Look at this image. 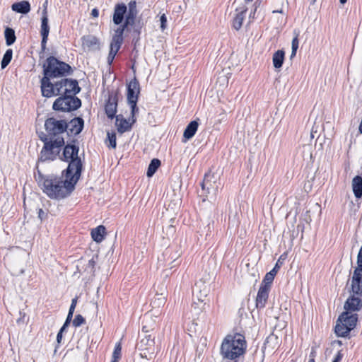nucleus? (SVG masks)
<instances>
[{
    "instance_id": "nucleus-1",
    "label": "nucleus",
    "mask_w": 362,
    "mask_h": 362,
    "mask_svg": "<svg viewBox=\"0 0 362 362\" xmlns=\"http://www.w3.org/2000/svg\"><path fill=\"white\" fill-rule=\"evenodd\" d=\"M80 177L64 172L62 176H45L41 173L35 175L40 187L51 199H64L74 189Z\"/></svg>"
},
{
    "instance_id": "nucleus-2",
    "label": "nucleus",
    "mask_w": 362,
    "mask_h": 362,
    "mask_svg": "<svg viewBox=\"0 0 362 362\" xmlns=\"http://www.w3.org/2000/svg\"><path fill=\"white\" fill-rule=\"evenodd\" d=\"M348 294L344 305V311L339 316L334 327V332L339 337H346L354 329L358 320V315L356 312L362 309V296Z\"/></svg>"
},
{
    "instance_id": "nucleus-3",
    "label": "nucleus",
    "mask_w": 362,
    "mask_h": 362,
    "mask_svg": "<svg viewBox=\"0 0 362 362\" xmlns=\"http://www.w3.org/2000/svg\"><path fill=\"white\" fill-rule=\"evenodd\" d=\"M139 11L135 0H132L127 6L124 3H118L115 5L112 13V22L116 25H119L116 30L120 31L124 35L125 30L133 28L134 33L139 35L141 33L144 23L137 19Z\"/></svg>"
},
{
    "instance_id": "nucleus-4",
    "label": "nucleus",
    "mask_w": 362,
    "mask_h": 362,
    "mask_svg": "<svg viewBox=\"0 0 362 362\" xmlns=\"http://www.w3.org/2000/svg\"><path fill=\"white\" fill-rule=\"evenodd\" d=\"M40 87L42 96L46 98L57 95L75 96L81 90L78 81L69 78H62L54 84L52 82H48L47 78H45Z\"/></svg>"
},
{
    "instance_id": "nucleus-5",
    "label": "nucleus",
    "mask_w": 362,
    "mask_h": 362,
    "mask_svg": "<svg viewBox=\"0 0 362 362\" xmlns=\"http://www.w3.org/2000/svg\"><path fill=\"white\" fill-rule=\"evenodd\" d=\"M247 349V341L244 334L233 333L227 334L223 339L220 353L223 358L236 360L243 356Z\"/></svg>"
},
{
    "instance_id": "nucleus-6",
    "label": "nucleus",
    "mask_w": 362,
    "mask_h": 362,
    "mask_svg": "<svg viewBox=\"0 0 362 362\" xmlns=\"http://www.w3.org/2000/svg\"><path fill=\"white\" fill-rule=\"evenodd\" d=\"M43 68L44 76L41 79V83L45 78H47L48 82H51L52 78L66 76L72 73V69L69 64L59 61L53 56L46 59Z\"/></svg>"
},
{
    "instance_id": "nucleus-7",
    "label": "nucleus",
    "mask_w": 362,
    "mask_h": 362,
    "mask_svg": "<svg viewBox=\"0 0 362 362\" xmlns=\"http://www.w3.org/2000/svg\"><path fill=\"white\" fill-rule=\"evenodd\" d=\"M40 140L44 143L40 153L42 161L54 160L59 157L62 148L64 146L63 136H57L53 139L43 134L40 136Z\"/></svg>"
},
{
    "instance_id": "nucleus-8",
    "label": "nucleus",
    "mask_w": 362,
    "mask_h": 362,
    "mask_svg": "<svg viewBox=\"0 0 362 362\" xmlns=\"http://www.w3.org/2000/svg\"><path fill=\"white\" fill-rule=\"evenodd\" d=\"M78 151L79 148L76 145L67 144L64 147L62 155L59 156V158L64 161L69 162L68 167L64 172L80 177L83 164L78 156Z\"/></svg>"
},
{
    "instance_id": "nucleus-9",
    "label": "nucleus",
    "mask_w": 362,
    "mask_h": 362,
    "mask_svg": "<svg viewBox=\"0 0 362 362\" xmlns=\"http://www.w3.org/2000/svg\"><path fill=\"white\" fill-rule=\"evenodd\" d=\"M81 105V100L72 95H61L55 100L52 108L54 110L70 112L76 110Z\"/></svg>"
},
{
    "instance_id": "nucleus-10",
    "label": "nucleus",
    "mask_w": 362,
    "mask_h": 362,
    "mask_svg": "<svg viewBox=\"0 0 362 362\" xmlns=\"http://www.w3.org/2000/svg\"><path fill=\"white\" fill-rule=\"evenodd\" d=\"M127 99L128 104L131 107V115L134 117L136 113L139 112V108L136 106L139 95L140 94V85L139 82L136 77H134L127 85Z\"/></svg>"
},
{
    "instance_id": "nucleus-11",
    "label": "nucleus",
    "mask_w": 362,
    "mask_h": 362,
    "mask_svg": "<svg viewBox=\"0 0 362 362\" xmlns=\"http://www.w3.org/2000/svg\"><path fill=\"white\" fill-rule=\"evenodd\" d=\"M45 128L47 136L49 138L61 136L68 128V124L64 119H57L54 117H49L45 122Z\"/></svg>"
},
{
    "instance_id": "nucleus-12",
    "label": "nucleus",
    "mask_w": 362,
    "mask_h": 362,
    "mask_svg": "<svg viewBox=\"0 0 362 362\" xmlns=\"http://www.w3.org/2000/svg\"><path fill=\"white\" fill-rule=\"evenodd\" d=\"M346 289L348 293L362 296V268H355L346 282Z\"/></svg>"
},
{
    "instance_id": "nucleus-13",
    "label": "nucleus",
    "mask_w": 362,
    "mask_h": 362,
    "mask_svg": "<svg viewBox=\"0 0 362 362\" xmlns=\"http://www.w3.org/2000/svg\"><path fill=\"white\" fill-rule=\"evenodd\" d=\"M155 339L152 337L151 335L146 336L143 339L140 341V356L142 358L151 359L152 356L155 354Z\"/></svg>"
},
{
    "instance_id": "nucleus-14",
    "label": "nucleus",
    "mask_w": 362,
    "mask_h": 362,
    "mask_svg": "<svg viewBox=\"0 0 362 362\" xmlns=\"http://www.w3.org/2000/svg\"><path fill=\"white\" fill-rule=\"evenodd\" d=\"M117 102V93L114 91L109 93L108 98L105 105V114L108 118L113 119L115 117H116Z\"/></svg>"
},
{
    "instance_id": "nucleus-15",
    "label": "nucleus",
    "mask_w": 362,
    "mask_h": 362,
    "mask_svg": "<svg viewBox=\"0 0 362 362\" xmlns=\"http://www.w3.org/2000/svg\"><path fill=\"white\" fill-rule=\"evenodd\" d=\"M235 13L231 21V26L236 31L242 28L247 12V6L245 4L241 5L235 9Z\"/></svg>"
},
{
    "instance_id": "nucleus-16",
    "label": "nucleus",
    "mask_w": 362,
    "mask_h": 362,
    "mask_svg": "<svg viewBox=\"0 0 362 362\" xmlns=\"http://www.w3.org/2000/svg\"><path fill=\"white\" fill-rule=\"evenodd\" d=\"M48 21V16L46 15V12H42L41 18L40 35L42 36L41 48L43 51L46 49V45L49 33Z\"/></svg>"
},
{
    "instance_id": "nucleus-17",
    "label": "nucleus",
    "mask_w": 362,
    "mask_h": 362,
    "mask_svg": "<svg viewBox=\"0 0 362 362\" xmlns=\"http://www.w3.org/2000/svg\"><path fill=\"white\" fill-rule=\"evenodd\" d=\"M81 40L82 48L85 51L94 50L100 47V40L96 36L92 35H83Z\"/></svg>"
},
{
    "instance_id": "nucleus-18",
    "label": "nucleus",
    "mask_w": 362,
    "mask_h": 362,
    "mask_svg": "<svg viewBox=\"0 0 362 362\" xmlns=\"http://www.w3.org/2000/svg\"><path fill=\"white\" fill-rule=\"evenodd\" d=\"M270 288L267 286H259L255 300L256 307L258 309H262L266 306L269 298Z\"/></svg>"
},
{
    "instance_id": "nucleus-19",
    "label": "nucleus",
    "mask_w": 362,
    "mask_h": 362,
    "mask_svg": "<svg viewBox=\"0 0 362 362\" xmlns=\"http://www.w3.org/2000/svg\"><path fill=\"white\" fill-rule=\"evenodd\" d=\"M135 122L133 118L132 122H129L123 115H119L116 116V126L119 133L123 134L132 129V124Z\"/></svg>"
},
{
    "instance_id": "nucleus-20",
    "label": "nucleus",
    "mask_w": 362,
    "mask_h": 362,
    "mask_svg": "<svg viewBox=\"0 0 362 362\" xmlns=\"http://www.w3.org/2000/svg\"><path fill=\"white\" fill-rule=\"evenodd\" d=\"M123 34H122L120 31H117L115 30V34L112 36L110 42V52L115 53V54H117L123 43Z\"/></svg>"
},
{
    "instance_id": "nucleus-21",
    "label": "nucleus",
    "mask_w": 362,
    "mask_h": 362,
    "mask_svg": "<svg viewBox=\"0 0 362 362\" xmlns=\"http://www.w3.org/2000/svg\"><path fill=\"white\" fill-rule=\"evenodd\" d=\"M106 234V228L104 226L100 225L91 230L90 235L92 239L96 243H101Z\"/></svg>"
},
{
    "instance_id": "nucleus-22",
    "label": "nucleus",
    "mask_w": 362,
    "mask_h": 362,
    "mask_svg": "<svg viewBox=\"0 0 362 362\" xmlns=\"http://www.w3.org/2000/svg\"><path fill=\"white\" fill-rule=\"evenodd\" d=\"M11 8L16 13L26 14L30 11V4L28 1H21L13 4Z\"/></svg>"
},
{
    "instance_id": "nucleus-23",
    "label": "nucleus",
    "mask_w": 362,
    "mask_h": 362,
    "mask_svg": "<svg viewBox=\"0 0 362 362\" xmlns=\"http://www.w3.org/2000/svg\"><path fill=\"white\" fill-rule=\"evenodd\" d=\"M84 122L81 117H75L70 122V132L74 135L80 134L83 128Z\"/></svg>"
},
{
    "instance_id": "nucleus-24",
    "label": "nucleus",
    "mask_w": 362,
    "mask_h": 362,
    "mask_svg": "<svg viewBox=\"0 0 362 362\" xmlns=\"http://www.w3.org/2000/svg\"><path fill=\"white\" fill-rule=\"evenodd\" d=\"M352 189L355 197L358 199L362 197V177L355 176L352 180Z\"/></svg>"
},
{
    "instance_id": "nucleus-25",
    "label": "nucleus",
    "mask_w": 362,
    "mask_h": 362,
    "mask_svg": "<svg viewBox=\"0 0 362 362\" xmlns=\"http://www.w3.org/2000/svg\"><path fill=\"white\" fill-rule=\"evenodd\" d=\"M285 59V52L283 49H279L273 54L272 62L274 68H281Z\"/></svg>"
},
{
    "instance_id": "nucleus-26",
    "label": "nucleus",
    "mask_w": 362,
    "mask_h": 362,
    "mask_svg": "<svg viewBox=\"0 0 362 362\" xmlns=\"http://www.w3.org/2000/svg\"><path fill=\"white\" fill-rule=\"evenodd\" d=\"M198 127L199 123L196 120L190 122L184 131L183 136L186 139H190L195 135Z\"/></svg>"
},
{
    "instance_id": "nucleus-27",
    "label": "nucleus",
    "mask_w": 362,
    "mask_h": 362,
    "mask_svg": "<svg viewBox=\"0 0 362 362\" xmlns=\"http://www.w3.org/2000/svg\"><path fill=\"white\" fill-rule=\"evenodd\" d=\"M161 165V162L158 158H153L151 160L148 169L146 172V175L148 177H152L155 173L157 171V170L159 168V167Z\"/></svg>"
},
{
    "instance_id": "nucleus-28",
    "label": "nucleus",
    "mask_w": 362,
    "mask_h": 362,
    "mask_svg": "<svg viewBox=\"0 0 362 362\" xmlns=\"http://www.w3.org/2000/svg\"><path fill=\"white\" fill-rule=\"evenodd\" d=\"M276 275V273H275L274 271H270L266 274L264 276L262 282L260 286H267L268 288L271 289L272 284L274 279L275 276Z\"/></svg>"
},
{
    "instance_id": "nucleus-29",
    "label": "nucleus",
    "mask_w": 362,
    "mask_h": 362,
    "mask_svg": "<svg viewBox=\"0 0 362 362\" xmlns=\"http://www.w3.org/2000/svg\"><path fill=\"white\" fill-rule=\"evenodd\" d=\"M6 43L8 46L13 45L16 41V35L13 29L6 28L4 31Z\"/></svg>"
},
{
    "instance_id": "nucleus-30",
    "label": "nucleus",
    "mask_w": 362,
    "mask_h": 362,
    "mask_svg": "<svg viewBox=\"0 0 362 362\" xmlns=\"http://www.w3.org/2000/svg\"><path fill=\"white\" fill-rule=\"evenodd\" d=\"M105 143L109 148H115L117 146L116 133L115 132H108Z\"/></svg>"
},
{
    "instance_id": "nucleus-31",
    "label": "nucleus",
    "mask_w": 362,
    "mask_h": 362,
    "mask_svg": "<svg viewBox=\"0 0 362 362\" xmlns=\"http://www.w3.org/2000/svg\"><path fill=\"white\" fill-rule=\"evenodd\" d=\"M122 357V343L118 341L116 343L114 351L112 355V360L110 362H119Z\"/></svg>"
},
{
    "instance_id": "nucleus-32",
    "label": "nucleus",
    "mask_w": 362,
    "mask_h": 362,
    "mask_svg": "<svg viewBox=\"0 0 362 362\" xmlns=\"http://www.w3.org/2000/svg\"><path fill=\"white\" fill-rule=\"evenodd\" d=\"M13 57V51L11 49H8L4 54L1 60V69H5L11 62Z\"/></svg>"
},
{
    "instance_id": "nucleus-33",
    "label": "nucleus",
    "mask_w": 362,
    "mask_h": 362,
    "mask_svg": "<svg viewBox=\"0 0 362 362\" xmlns=\"http://www.w3.org/2000/svg\"><path fill=\"white\" fill-rule=\"evenodd\" d=\"M287 257H288L287 252H285L283 254H281L280 255V257H279L277 262H276L274 267L272 269V271H274L275 273L277 274L279 270L280 269V268L282 267L284 262V260H286Z\"/></svg>"
},
{
    "instance_id": "nucleus-34",
    "label": "nucleus",
    "mask_w": 362,
    "mask_h": 362,
    "mask_svg": "<svg viewBox=\"0 0 362 362\" xmlns=\"http://www.w3.org/2000/svg\"><path fill=\"white\" fill-rule=\"evenodd\" d=\"M292 51L291 57H295L299 45L298 35H296L292 40Z\"/></svg>"
},
{
    "instance_id": "nucleus-35",
    "label": "nucleus",
    "mask_w": 362,
    "mask_h": 362,
    "mask_svg": "<svg viewBox=\"0 0 362 362\" xmlns=\"http://www.w3.org/2000/svg\"><path fill=\"white\" fill-rule=\"evenodd\" d=\"M86 322L85 318L80 314L75 316L73 320V325L76 327L81 326Z\"/></svg>"
},
{
    "instance_id": "nucleus-36",
    "label": "nucleus",
    "mask_w": 362,
    "mask_h": 362,
    "mask_svg": "<svg viewBox=\"0 0 362 362\" xmlns=\"http://www.w3.org/2000/svg\"><path fill=\"white\" fill-rule=\"evenodd\" d=\"M160 28L162 30H164L167 27V17L165 13L162 14L160 18Z\"/></svg>"
},
{
    "instance_id": "nucleus-37",
    "label": "nucleus",
    "mask_w": 362,
    "mask_h": 362,
    "mask_svg": "<svg viewBox=\"0 0 362 362\" xmlns=\"http://www.w3.org/2000/svg\"><path fill=\"white\" fill-rule=\"evenodd\" d=\"M98 259V256H93L89 261L88 266L91 269L92 271H94L95 267L96 264V260Z\"/></svg>"
},
{
    "instance_id": "nucleus-38",
    "label": "nucleus",
    "mask_w": 362,
    "mask_h": 362,
    "mask_svg": "<svg viewBox=\"0 0 362 362\" xmlns=\"http://www.w3.org/2000/svg\"><path fill=\"white\" fill-rule=\"evenodd\" d=\"M357 264H358V266L356 267V268H362V245H361V247L360 248L359 252L358 254Z\"/></svg>"
},
{
    "instance_id": "nucleus-39",
    "label": "nucleus",
    "mask_w": 362,
    "mask_h": 362,
    "mask_svg": "<svg viewBox=\"0 0 362 362\" xmlns=\"http://www.w3.org/2000/svg\"><path fill=\"white\" fill-rule=\"evenodd\" d=\"M37 214H38V218H39L41 221H42V220L45 219V218H47V213H45V212L43 211V209H40L38 210Z\"/></svg>"
},
{
    "instance_id": "nucleus-40",
    "label": "nucleus",
    "mask_w": 362,
    "mask_h": 362,
    "mask_svg": "<svg viewBox=\"0 0 362 362\" xmlns=\"http://www.w3.org/2000/svg\"><path fill=\"white\" fill-rule=\"evenodd\" d=\"M343 358V354L341 353V351H339L336 356H334L332 362H341V359Z\"/></svg>"
},
{
    "instance_id": "nucleus-41",
    "label": "nucleus",
    "mask_w": 362,
    "mask_h": 362,
    "mask_svg": "<svg viewBox=\"0 0 362 362\" xmlns=\"http://www.w3.org/2000/svg\"><path fill=\"white\" fill-rule=\"evenodd\" d=\"M115 56H116V54H115V53L109 52V54L107 56V62L109 64H111L113 62Z\"/></svg>"
},
{
    "instance_id": "nucleus-42",
    "label": "nucleus",
    "mask_w": 362,
    "mask_h": 362,
    "mask_svg": "<svg viewBox=\"0 0 362 362\" xmlns=\"http://www.w3.org/2000/svg\"><path fill=\"white\" fill-rule=\"evenodd\" d=\"M76 303H77V298H73L72 300H71V304L70 308H69V310L71 312H74Z\"/></svg>"
},
{
    "instance_id": "nucleus-43",
    "label": "nucleus",
    "mask_w": 362,
    "mask_h": 362,
    "mask_svg": "<svg viewBox=\"0 0 362 362\" xmlns=\"http://www.w3.org/2000/svg\"><path fill=\"white\" fill-rule=\"evenodd\" d=\"M91 16L93 18H98V16H99V11L96 8L92 9V11H91Z\"/></svg>"
},
{
    "instance_id": "nucleus-44",
    "label": "nucleus",
    "mask_w": 362,
    "mask_h": 362,
    "mask_svg": "<svg viewBox=\"0 0 362 362\" xmlns=\"http://www.w3.org/2000/svg\"><path fill=\"white\" fill-rule=\"evenodd\" d=\"M62 339V332H59L57 335V341L59 344Z\"/></svg>"
},
{
    "instance_id": "nucleus-45",
    "label": "nucleus",
    "mask_w": 362,
    "mask_h": 362,
    "mask_svg": "<svg viewBox=\"0 0 362 362\" xmlns=\"http://www.w3.org/2000/svg\"><path fill=\"white\" fill-rule=\"evenodd\" d=\"M73 314H74V312H71L70 310H69V313H68V315H67V317L66 320L71 322L72 317H73Z\"/></svg>"
},
{
    "instance_id": "nucleus-46",
    "label": "nucleus",
    "mask_w": 362,
    "mask_h": 362,
    "mask_svg": "<svg viewBox=\"0 0 362 362\" xmlns=\"http://www.w3.org/2000/svg\"><path fill=\"white\" fill-rule=\"evenodd\" d=\"M42 12H46V15H47V1H45L43 4V11Z\"/></svg>"
},
{
    "instance_id": "nucleus-47",
    "label": "nucleus",
    "mask_w": 362,
    "mask_h": 362,
    "mask_svg": "<svg viewBox=\"0 0 362 362\" xmlns=\"http://www.w3.org/2000/svg\"><path fill=\"white\" fill-rule=\"evenodd\" d=\"M69 324H70V322L66 320L65 322L63 325L64 328H66Z\"/></svg>"
},
{
    "instance_id": "nucleus-48",
    "label": "nucleus",
    "mask_w": 362,
    "mask_h": 362,
    "mask_svg": "<svg viewBox=\"0 0 362 362\" xmlns=\"http://www.w3.org/2000/svg\"><path fill=\"white\" fill-rule=\"evenodd\" d=\"M308 362H315L314 354L313 356L310 355V358L309 359Z\"/></svg>"
},
{
    "instance_id": "nucleus-49",
    "label": "nucleus",
    "mask_w": 362,
    "mask_h": 362,
    "mask_svg": "<svg viewBox=\"0 0 362 362\" xmlns=\"http://www.w3.org/2000/svg\"><path fill=\"white\" fill-rule=\"evenodd\" d=\"M358 131H359L360 134H362V119H361L359 127H358Z\"/></svg>"
},
{
    "instance_id": "nucleus-50",
    "label": "nucleus",
    "mask_w": 362,
    "mask_h": 362,
    "mask_svg": "<svg viewBox=\"0 0 362 362\" xmlns=\"http://www.w3.org/2000/svg\"><path fill=\"white\" fill-rule=\"evenodd\" d=\"M65 329H66V328H64V326H62V327H61V329H59V332H62V333H63V332L65 331Z\"/></svg>"
},
{
    "instance_id": "nucleus-51",
    "label": "nucleus",
    "mask_w": 362,
    "mask_h": 362,
    "mask_svg": "<svg viewBox=\"0 0 362 362\" xmlns=\"http://www.w3.org/2000/svg\"><path fill=\"white\" fill-rule=\"evenodd\" d=\"M339 1L341 4H344L347 1V0H339Z\"/></svg>"
},
{
    "instance_id": "nucleus-52",
    "label": "nucleus",
    "mask_w": 362,
    "mask_h": 362,
    "mask_svg": "<svg viewBox=\"0 0 362 362\" xmlns=\"http://www.w3.org/2000/svg\"><path fill=\"white\" fill-rule=\"evenodd\" d=\"M273 13H282V10H276V11H274Z\"/></svg>"
},
{
    "instance_id": "nucleus-53",
    "label": "nucleus",
    "mask_w": 362,
    "mask_h": 362,
    "mask_svg": "<svg viewBox=\"0 0 362 362\" xmlns=\"http://www.w3.org/2000/svg\"><path fill=\"white\" fill-rule=\"evenodd\" d=\"M142 330H143L144 332H148V330H147V329H146V326H143V327H142Z\"/></svg>"
}]
</instances>
